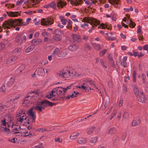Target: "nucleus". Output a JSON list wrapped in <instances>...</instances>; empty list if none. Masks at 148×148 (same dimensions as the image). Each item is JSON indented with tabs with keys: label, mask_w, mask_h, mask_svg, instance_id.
<instances>
[{
	"label": "nucleus",
	"mask_w": 148,
	"mask_h": 148,
	"mask_svg": "<svg viewBox=\"0 0 148 148\" xmlns=\"http://www.w3.org/2000/svg\"><path fill=\"white\" fill-rule=\"evenodd\" d=\"M36 105V106H33L32 108L30 109L28 111L29 115L32 119V122H34L36 118L34 113L33 111V109H35L41 112L42 109H44L47 106H53V104L48 101L44 100L41 102H37Z\"/></svg>",
	"instance_id": "f257e3e1"
},
{
	"label": "nucleus",
	"mask_w": 148,
	"mask_h": 148,
	"mask_svg": "<svg viewBox=\"0 0 148 148\" xmlns=\"http://www.w3.org/2000/svg\"><path fill=\"white\" fill-rule=\"evenodd\" d=\"M9 119L6 121V119H4L1 120V125L3 126H6L7 124L8 127L9 128L11 127L12 131L11 132L13 134L19 133L18 131L20 130V126L17 125L13 123L12 121L13 118L10 116L8 117Z\"/></svg>",
	"instance_id": "f03ea898"
},
{
	"label": "nucleus",
	"mask_w": 148,
	"mask_h": 148,
	"mask_svg": "<svg viewBox=\"0 0 148 148\" xmlns=\"http://www.w3.org/2000/svg\"><path fill=\"white\" fill-rule=\"evenodd\" d=\"M26 24V22H23L22 20L17 19L5 21L3 23L2 26L5 29H10L11 27H14L16 26L24 25Z\"/></svg>",
	"instance_id": "7ed1b4c3"
},
{
	"label": "nucleus",
	"mask_w": 148,
	"mask_h": 148,
	"mask_svg": "<svg viewBox=\"0 0 148 148\" xmlns=\"http://www.w3.org/2000/svg\"><path fill=\"white\" fill-rule=\"evenodd\" d=\"M65 93L64 88L60 87L53 89L51 92H50L49 95H47V97L49 99H51V100L56 101L58 100L57 98L58 95H64Z\"/></svg>",
	"instance_id": "20e7f679"
},
{
	"label": "nucleus",
	"mask_w": 148,
	"mask_h": 148,
	"mask_svg": "<svg viewBox=\"0 0 148 148\" xmlns=\"http://www.w3.org/2000/svg\"><path fill=\"white\" fill-rule=\"evenodd\" d=\"M38 96V94L37 92L35 91H31L27 94V96L24 99L23 103L32 104L36 102V104L37 102H40V101H38L37 100V97Z\"/></svg>",
	"instance_id": "39448f33"
},
{
	"label": "nucleus",
	"mask_w": 148,
	"mask_h": 148,
	"mask_svg": "<svg viewBox=\"0 0 148 148\" xmlns=\"http://www.w3.org/2000/svg\"><path fill=\"white\" fill-rule=\"evenodd\" d=\"M81 21L82 22L89 23L92 25V27L88 30V32L89 33L92 32V30L94 29V27H96L100 23L99 20L91 17H84Z\"/></svg>",
	"instance_id": "423d86ee"
},
{
	"label": "nucleus",
	"mask_w": 148,
	"mask_h": 148,
	"mask_svg": "<svg viewBox=\"0 0 148 148\" xmlns=\"http://www.w3.org/2000/svg\"><path fill=\"white\" fill-rule=\"evenodd\" d=\"M57 75L60 77L71 78L73 76V74L70 68L66 67L64 68L62 71L58 72Z\"/></svg>",
	"instance_id": "0eeeda50"
},
{
	"label": "nucleus",
	"mask_w": 148,
	"mask_h": 148,
	"mask_svg": "<svg viewBox=\"0 0 148 148\" xmlns=\"http://www.w3.org/2000/svg\"><path fill=\"white\" fill-rule=\"evenodd\" d=\"M53 19L51 18H42L41 20V22L38 21L35 23V25H39L40 23L41 25L44 26L51 25L53 24Z\"/></svg>",
	"instance_id": "6e6552de"
},
{
	"label": "nucleus",
	"mask_w": 148,
	"mask_h": 148,
	"mask_svg": "<svg viewBox=\"0 0 148 148\" xmlns=\"http://www.w3.org/2000/svg\"><path fill=\"white\" fill-rule=\"evenodd\" d=\"M90 86H93L94 87L96 86L92 81H89L84 83L82 86H77V87L80 89L82 88V89L86 90L87 89H88V88L90 90L91 89L90 88Z\"/></svg>",
	"instance_id": "1a4fd4ad"
},
{
	"label": "nucleus",
	"mask_w": 148,
	"mask_h": 148,
	"mask_svg": "<svg viewBox=\"0 0 148 148\" xmlns=\"http://www.w3.org/2000/svg\"><path fill=\"white\" fill-rule=\"evenodd\" d=\"M63 34V31L56 29L55 31V34L53 36V39L57 42L60 41L61 40L62 36Z\"/></svg>",
	"instance_id": "9d476101"
},
{
	"label": "nucleus",
	"mask_w": 148,
	"mask_h": 148,
	"mask_svg": "<svg viewBox=\"0 0 148 148\" xmlns=\"http://www.w3.org/2000/svg\"><path fill=\"white\" fill-rule=\"evenodd\" d=\"M21 38H22V34L19 33L16 36L15 39V42L18 45H21L22 44Z\"/></svg>",
	"instance_id": "9b49d317"
},
{
	"label": "nucleus",
	"mask_w": 148,
	"mask_h": 148,
	"mask_svg": "<svg viewBox=\"0 0 148 148\" xmlns=\"http://www.w3.org/2000/svg\"><path fill=\"white\" fill-rule=\"evenodd\" d=\"M45 69L42 67L39 68L36 70V73L39 76H43L45 74Z\"/></svg>",
	"instance_id": "f8f14e48"
},
{
	"label": "nucleus",
	"mask_w": 148,
	"mask_h": 148,
	"mask_svg": "<svg viewBox=\"0 0 148 148\" xmlns=\"http://www.w3.org/2000/svg\"><path fill=\"white\" fill-rule=\"evenodd\" d=\"M27 118L24 116V117L21 116L17 119V122L21 123H29V121Z\"/></svg>",
	"instance_id": "ddd939ff"
},
{
	"label": "nucleus",
	"mask_w": 148,
	"mask_h": 148,
	"mask_svg": "<svg viewBox=\"0 0 148 148\" xmlns=\"http://www.w3.org/2000/svg\"><path fill=\"white\" fill-rule=\"evenodd\" d=\"M7 104L6 105H4L3 103H1L0 105V112L3 113L6 110V108L9 106V102H7Z\"/></svg>",
	"instance_id": "4468645a"
},
{
	"label": "nucleus",
	"mask_w": 148,
	"mask_h": 148,
	"mask_svg": "<svg viewBox=\"0 0 148 148\" xmlns=\"http://www.w3.org/2000/svg\"><path fill=\"white\" fill-rule=\"evenodd\" d=\"M42 41V40L40 38L34 39L32 41V44L34 46L35 48L36 45H40Z\"/></svg>",
	"instance_id": "2eb2a0df"
},
{
	"label": "nucleus",
	"mask_w": 148,
	"mask_h": 148,
	"mask_svg": "<svg viewBox=\"0 0 148 148\" xmlns=\"http://www.w3.org/2000/svg\"><path fill=\"white\" fill-rule=\"evenodd\" d=\"M79 47L78 45L74 44H72L68 47V49L71 51H75L77 50Z\"/></svg>",
	"instance_id": "dca6fc26"
},
{
	"label": "nucleus",
	"mask_w": 148,
	"mask_h": 148,
	"mask_svg": "<svg viewBox=\"0 0 148 148\" xmlns=\"http://www.w3.org/2000/svg\"><path fill=\"white\" fill-rule=\"evenodd\" d=\"M0 130L7 136H9V134L10 132V130L6 127H0Z\"/></svg>",
	"instance_id": "f3484780"
},
{
	"label": "nucleus",
	"mask_w": 148,
	"mask_h": 148,
	"mask_svg": "<svg viewBox=\"0 0 148 148\" xmlns=\"http://www.w3.org/2000/svg\"><path fill=\"white\" fill-rule=\"evenodd\" d=\"M7 14L10 16L16 17L20 15V13L18 12H6Z\"/></svg>",
	"instance_id": "a211bd4d"
},
{
	"label": "nucleus",
	"mask_w": 148,
	"mask_h": 148,
	"mask_svg": "<svg viewBox=\"0 0 148 148\" xmlns=\"http://www.w3.org/2000/svg\"><path fill=\"white\" fill-rule=\"evenodd\" d=\"M70 1L71 4L74 6L79 5L81 4L82 2V0H68Z\"/></svg>",
	"instance_id": "6ab92c4d"
},
{
	"label": "nucleus",
	"mask_w": 148,
	"mask_h": 148,
	"mask_svg": "<svg viewBox=\"0 0 148 148\" xmlns=\"http://www.w3.org/2000/svg\"><path fill=\"white\" fill-rule=\"evenodd\" d=\"M87 138H80L78 139L77 142L81 144H83L87 142Z\"/></svg>",
	"instance_id": "aec40b11"
},
{
	"label": "nucleus",
	"mask_w": 148,
	"mask_h": 148,
	"mask_svg": "<svg viewBox=\"0 0 148 148\" xmlns=\"http://www.w3.org/2000/svg\"><path fill=\"white\" fill-rule=\"evenodd\" d=\"M21 51L22 49L20 48L17 47L15 49L12 51V52L15 55H19L21 54Z\"/></svg>",
	"instance_id": "412c9836"
},
{
	"label": "nucleus",
	"mask_w": 148,
	"mask_h": 148,
	"mask_svg": "<svg viewBox=\"0 0 148 148\" xmlns=\"http://www.w3.org/2000/svg\"><path fill=\"white\" fill-rule=\"evenodd\" d=\"M138 99L139 101L142 103H145V96L142 93H141L140 94L138 98Z\"/></svg>",
	"instance_id": "4be33fe9"
},
{
	"label": "nucleus",
	"mask_w": 148,
	"mask_h": 148,
	"mask_svg": "<svg viewBox=\"0 0 148 148\" xmlns=\"http://www.w3.org/2000/svg\"><path fill=\"white\" fill-rule=\"evenodd\" d=\"M140 123V120L139 119H134L132 123V126H136L138 125Z\"/></svg>",
	"instance_id": "5701e85b"
},
{
	"label": "nucleus",
	"mask_w": 148,
	"mask_h": 148,
	"mask_svg": "<svg viewBox=\"0 0 148 148\" xmlns=\"http://www.w3.org/2000/svg\"><path fill=\"white\" fill-rule=\"evenodd\" d=\"M66 4V3L65 2L62 1L61 0H60L57 3V6L58 8L63 7L64 6H65Z\"/></svg>",
	"instance_id": "b1692460"
},
{
	"label": "nucleus",
	"mask_w": 148,
	"mask_h": 148,
	"mask_svg": "<svg viewBox=\"0 0 148 148\" xmlns=\"http://www.w3.org/2000/svg\"><path fill=\"white\" fill-rule=\"evenodd\" d=\"M67 52L65 50L59 51L58 54V56L59 57H65L67 55Z\"/></svg>",
	"instance_id": "393cba45"
},
{
	"label": "nucleus",
	"mask_w": 148,
	"mask_h": 148,
	"mask_svg": "<svg viewBox=\"0 0 148 148\" xmlns=\"http://www.w3.org/2000/svg\"><path fill=\"white\" fill-rule=\"evenodd\" d=\"M14 81L15 78L14 77H11L7 82V86L8 87L11 86L14 83Z\"/></svg>",
	"instance_id": "a878e982"
},
{
	"label": "nucleus",
	"mask_w": 148,
	"mask_h": 148,
	"mask_svg": "<svg viewBox=\"0 0 148 148\" xmlns=\"http://www.w3.org/2000/svg\"><path fill=\"white\" fill-rule=\"evenodd\" d=\"M33 135H34V133L31 131L28 132V131H25V132H23V136L24 137L28 136L29 137H31L32 136H33Z\"/></svg>",
	"instance_id": "bb28decb"
},
{
	"label": "nucleus",
	"mask_w": 148,
	"mask_h": 148,
	"mask_svg": "<svg viewBox=\"0 0 148 148\" xmlns=\"http://www.w3.org/2000/svg\"><path fill=\"white\" fill-rule=\"evenodd\" d=\"M92 47L95 50H99L102 48V47L100 44L95 43L92 44Z\"/></svg>",
	"instance_id": "cd10ccee"
},
{
	"label": "nucleus",
	"mask_w": 148,
	"mask_h": 148,
	"mask_svg": "<svg viewBox=\"0 0 148 148\" xmlns=\"http://www.w3.org/2000/svg\"><path fill=\"white\" fill-rule=\"evenodd\" d=\"M134 92L136 96H138L139 95V90L138 87L137 86H134L133 88Z\"/></svg>",
	"instance_id": "c85d7f7f"
},
{
	"label": "nucleus",
	"mask_w": 148,
	"mask_h": 148,
	"mask_svg": "<svg viewBox=\"0 0 148 148\" xmlns=\"http://www.w3.org/2000/svg\"><path fill=\"white\" fill-rule=\"evenodd\" d=\"M35 48L34 46L32 45L28 47L25 50V52L26 53H29L32 51Z\"/></svg>",
	"instance_id": "c756f323"
},
{
	"label": "nucleus",
	"mask_w": 148,
	"mask_h": 148,
	"mask_svg": "<svg viewBox=\"0 0 148 148\" xmlns=\"http://www.w3.org/2000/svg\"><path fill=\"white\" fill-rule=\"evenodd\" d=\"M25 69V66L24 65H21L17 69V71L18 73L22 72Z\"/></svg>",
	"instance_id": "7c9ffc66"
},
{
	"label": "nucleus",
	"mask_w": 148,
	"mask_h": 148,
	"mask_svg": "<svg viewBox=\"0 0 148 148\" xmlns=\"http://www.w3.org/2000/svg\"><path fill=\"white\" fill-rule=\"evenodd\" d=\"M59 48L57 47L56 48L53 50V53H52V54L53 56V57H55L57 55L58 56V53Z\"/></svg>",
	"instance_id": "2f4dec72"
},
{
	"label": "nucleus",
	"mask_w": 148,
	"mask_h": 148,
	"mask_svg": "<svg viewBox=\"0 0 148 148\" xmlns=\"http://www.w3.org/2000/svg\"><path fill=\"white\" fill-rule=\"evenodd\" d=\"M96 0H84L86 4L90 5L94 3L95 1H96Z\"/></svg>",
	"instance_id": "473e14b6"
},
{
	"label": "nucleus",
	"mask_w": 148,
	"mask_h": 148,
	"mask_svg": "<svg viewBox=\"0 0 148 148\" xmlns=\"http://www.w3.org/2000/svg\"><path fill=\"white\" fill-rule=\"evenodd\" d=\"M25 112L22 110H20L17 114V116L24 117Z\"/></svg>",
	"instance_id": "72a5a7b5"
},
{
	"label": "nucleus",
	"mask_w": 148,
	"mask_h": 148,
	"mask_svg": "<svg viewBox=\"0 0 148 148\" xmlns=\"http://www.w3.org/2000/svg\"><path fill=\"white\" fill-rule=\"evenodd\" d=\"M109 3L112 4H115V6L116 5H118L119 0H108Z\"/></svg>",
	"instance_id": "f704fd0d"
},
{
	"label": "nucleus",
	"mask_w": 148,
	"mask_h": 148,
	"mask_svg": "<svg viewBox=\"0 0 148 148\" xmlns=\"http://www.w3.org/2000/svg\"><path fill=\"white\" fill-rule=\"evenodd\" d=\"M21 87L20 84H16L13 87L14 90H16L17 91H19L21 88Z\"/></svg>",
	"instance_id": "c9c22d12"
},
{
	"label": "nucleus",
	"mask_w": 148,
	"mask_h": 148,
	"mask_svg": "<svg viewBox=\"0 0 148 148\" xmlns=\"http://www.w3.org/2000/svg\"><path fill=\"white\" fill-rule=\"evenodd\" d=\"M73 39L75 41H78L80 39V36L79 35L77 34H73L72 36Z\"/></svg>",
	"instance_id": "e433bc0d"
},
{
	"label": "nucleus",
	"mask_w": 148,
	"mask_h": 148,
	"mask_svg": "<svg viewBox=\"0 0 148 148\" xmlns=\"http://www.w3.org/2000/svg\"><path fill=\"white\" fill-rule=\"evenodd\" d=\"M98 28H101L102 29H105L106 28H107L108 29H109V28L108 27L107 25H105L103 23H101L100 25L98 27Z\"/></svg>",
	"instance_id": "4c0bfd02"
},
{
	"label": "nucleus",
	"mask_w": 148,
	"mask_h": 148,
	"mask_svg": "<svg viewBox=\"0 0 148 148\" xmlns=\"http://www.w3.org/2000/svg\"><path fill=\"white\" fill-rule=\"evenodd\" d=\"M95 128L96 127L95 126H93L90 128L87 131V134H92Z\"/></svg>",
	"instance_id": "58836bf2"
},
{
	"label": "nucleus",
	"mask_w": 148,
	"mask_h": 148,
	"mask_svg": "<svg viewBox=\"0 0 148 148\" xmlns=\"http://www.w3.org/2000/svg\"><path fill=\"white\" fill-rule=\"evenodd\" d=\"M79 133H77L75 134H72L70 136V138L71 139H73L76 138L79 135Z\"/></svg>",
	"instance_id": "ea45409f"
},
{
	"label": "nucleus",
	"mask_w": 148,
	"mask_h": 148,
	"mask_svg": "<svg viewBox=\"0 0 148 148\" xmlns=\"http://www.w3.org/2000/svg\"><path fill=\"white\" fill-rule=\"evenodd\" d=\"M116 131V129L114 127H112L109 130L108 134H112L114 133Z\"/></svg>",
	"instance_id": "a19ab883"
},
{
	"label": "nucleus",
	"mask_w": 148,
	"mask_h": 148,
	"mask_svg": "<svg viewBox=\"0 0 148 148\" xmlns=\"http://www.w3.org/2000/svg\"><path fill=\"white\" fill-rule=\"evenodd\" d=\"M97 140V137L96 136L91 138L90 140V142L93 144L95 143Z\"/></svg>",
	"instance_id": "79ce46f5"
},
{
	"label": "nucleus",
	"mask_w": 148,
	"mask_h": 148,
	"mask_svg": "<svg viewBox=\"0 0 148 148\" xmlns=\"http://www.w3.org/2000/svg\"><path fill=\"white\" fill-rule=\"evenodd\" d=\"M67 22H68V23L67 25L66 26V27L68 29H70L72 27L71 24L73 22L72 21L70 20H68L67 21Z\"/></svg>",
	"instance_id": "37998d69"
},
{
	"label": "nucleus",
	"mask_w": 148,
	"mask_h": 148,
	"mask_svg": "<svg viewBox=\"0 0 148 148\" xmlns=\"http://www.w3.org/2000/svg\"><path fill=\"white\" fill-rule=\"evenodd\" d=\"M79 94V92H78L74 91L73 93L71 95H70V97L72 98H74V97H77Z\"/></svg>",
	"instance_id": "c03bdc74"
},
{
	"label": "nucleus",
	"mask_w": 148,
	"mask_h": 148,
	"mask_svg": "<svg viewBox=\"0 0 148 148\" xmlns=\"http://www.w3.org/2000/svg\"><path fill=\"white\" fill-rule=\"evenodd\" d=\"M106 101H105V100L104 101V108H106L109 102V99L108 97L106 98Z\"/></svg>",
	"instance_id": "a18cd8bd"
},
{
	"label": "nucleus",
	"mask_w": 148,
	"mask_h": 148,
	"mask_svg": "<svg viewBox=\"0 0 148 148\" xmlns=\"http://www.w3.org/2000/svg\"><path fill=\"white\" fill-rule=\"evenodd\" d=\"M107 50L106 49H105L102 51H100L99 53V55L101 56H103L107 51Z\"/></svg>",
	"instance_id": "49530a36"
},
{
	"label": "nucleus",
	"mask_w": 148,
	"mask_h": 148,
	"mask_svg": "<svg viewBox=\"0 0 148 148\" xmlns=\"http://www.w3.org/2000/svg\"><path fill=\"white\" fill-rule=\"evenodd\" d=\"M129 21H130V23H129L130 27L132 28L134 27L136 25L132 21L131 19H130Z\"/></svg>",
	"instance_id": "de8ad7c7"
},
{
	"label": "nucleus",
	"mask_w": 148,
	"mask_h": 148,
	"mask_svg": "<svg viewBox=\"0 0 148 148\" xmlns=\"http://www.w3.org/2000/svg\"><path fill=\"white\" fill-rule=\"evenodd\" d=\"M136 72L135 71H133L132 74V77L133 81L134 82H135L136 81Z\"/></svg>",
	"instance_id": "09e8293b"
},
{
	"label": "nucleus",
	"mask_w": 148,
	"mask_h": 148,
	"mask_svg": "<svg viewBox=\"0 0 148 148\" xmlns=\"http://www.w3.org/2000/svg\"><path fill=\"white\" fill-rule=\"evenodd\" d=\"M50 7L55 9L56 8V5L54 2H52L49 4Z\"/></svg>",
	"instance_id": "8fccbe9b"
},
{
	"label": "nucleus",
	"mask_w": 148,
	"mask_h": 148,
	"mask_svg": "<svg viewBox=\"0 0 148 148\" xmlns=\"http://www.w3.org/2000/svg\"><path fill=\"white\" fill-rule=\"evenodd\" d=\"M118 138L117 136H115L114 137L113 140V144L115 145L118 142Z\"/></svg>",
	"instance_id": "3c124183"
},
{
	"label": "nucleus",
	"mask_w": 148,
	"mask_h": 148,
	"mask_svg": "<svg viewBox=\"0 0 148 148\" xmlns=\"http://www.w3.org/2000/svg\"><path fill=\"white\" fill-rule=\"evenodd\" d=\"M8 140L12 143H15L17 141V138L15 137H14L12 139L10 138Z\"/></svg>",
	"instance_id": "603ef678"
},
{
	"label": "nucleus",
	"mask_w": 148,
	"mask_h": 148,
	"mask_svg": "<svg viewBox=\"0 0 148 148\" xmlns=\"http://www.w3.org/2000/svg\"><path fill=\"white\" fill-rule=\"evenodd\" d=\"M129 115V113L125 111L123 115V117L125 119H127Z\"/></svg>",
	"instance_id": "864d4df0"
},
{
	"label": "nucleus",
	"mask_w": 148,
	"mask_h": 148,
	"mask_svg": "<svg viewBox=\"0 0 148 148\" xmlns=\"http://www.w3.org/2000/svg\"><path fill=\"white\" fill-rule=\"evenodd\" d=\"M121 64L124 67H126L127 66V63L125 61H122L121 63Z\"/></svg>",
	"instance_id": "5fc2aeb1"
},
{
	"label": "nucleus",
	"mask_w": 148,
	"mask_h": 148,
	"mask_svg": "<svg viewBox=\"0 0 148 148\" xmlns=\"http://www.w3.org/2000/svg\"><path fill=\"white\" fill-rule=\"evenodd\" d=\"M6 88V87L4 85V84H3V85L0 88V91L3 92H4L5 91Z\"/></svg>",
	"instance_id": "6e6d98bb"
},
{
	"label": "nucleus",
	"mask_w": 148,
	"mask_h": 148,
	"mask_svg": "<svg viewBox=\"0 0 148 148\" xmlns=\"http://www.w3.org/2000/svg\"><path fill=\"white\" fill-rule=\"evenodd\" d=\"M21 40L22 41V43L23 42H25L27 40L26 36L25 35H22V38H21Z\"/></svg>",
	"instance_id": "4d7b16f0"
},
{
	"label": "nucleus",
	"mask_w": 148,
	"mask_h": 148,
	"mask_svg": "<svg viewBox=\"0 0 148 148\" xmlns=\"http://www.w3.org/2000/svg\"><path fill=\"white\" fill-rule=\"evenodd\" d=\"M127 133L126 132H124L122 134V139L123 140H125V139L126 137L127 136Z\"/></svg>",
	"instance_id": "13d9d810"
},
{
	"label": "nucleus",
	"mask_w": 148,
	"mask_h": 148,
	"mask_svg": "<svg viewBox=\"0 0 148 148\" xmlns=\"http://www.w3.org/2000/svg\"><path fill=\"white\" fill-rule=\"evenodd\" d=\"M61 22H62V24L63 25H66L67 21L66 19L64 18H61L60 19Z\"/></svg>",
	"instance_id": "bf43d9fd"
},
{
	"label": "nucleus",
	"mask_w": 148,
	"mask_h": 148,
	"mask_svg": "<svg viewBox=\"0 0 148 148\" xmlns=\"http://www.w3.org/2000/svg\"><path fill=\"white\" fill-rule=\"evenodd\" d=\"M106 39L109 40L113 41L116 40V38L115 37H111L110 36H108L107 37Z\"/></svg>",
	"instance_id": "052dcab7"
},
{
	"label": "nucleus",
	"mask_w": 148,
	"mask_h": 148,
	"mask_svg": "<svg viewBox=\"0 0 148 148\" xmlns=\"http://www.w3.org/2000/svg\"><path fill=\"white\" fill-rule=\"evenodd\" d=\"M100 62L101 64L106 69L107 68V67L106 66L105 64V62L103 60L101 59L100 60Z\"/></svg>",
	"instance_id": "680f3d73"
},
{
	"label": "nucleus",
	"mask_w": 148,
	"mask_h": 148,
	"mask_svg": "<svg viewBox=\"0 0 148 148\" xmlns=\"http://www.w3.org/2000/svg\"><path fill=\"white\" fill-rule=\"evenodd\" d=\"M11 59L12 62H15L17 59V58L15 56H12L10 57Z\"/></svg>",
	"instance_id": "e2e57ef3"
},
{
	"label": "nucleus",
	"mask_w": 148,
	"mask_h": 148,
	"mask_svg": "<svg viewBox=\"0 0 148 148\" xmlns=\"http://www.w3.org/2000/svg\"><path fill=\"white\" fill-rule=\"evenodd\" d=\"M5 47V44L2 43H0V50L4 49Z\"/></svg>",
	"instance_id": "0e129e2a"
},
{
	"label": "nucleus",
	"mask_w": 148,
	"mask_h": 148,
	"mask_svg": "<svg viewBox=\"0 0 148 148\" xmlns=\"http://www.w3.org/2000/svg\"><path fill=\"white\" fill-rule=\"evenodd\" d=\"M12 62H13L11 59V58L9 57L7 60L6 62V64H11Z\"/></svg>",
	"instance_id": "69168bd1"
},
{
	"label": "nucleus",
	"mask_w": 148,
	"mask_h": 148,
	"mask_svg": "<svg viewBox=\"0 0 148 148\" xmlns=\"http://www.w3.org/2000/svg\"><path fill=\"white\" fill-rule=\"evenodd\" d=\"M24 2L23 0H18L16 3V5H18L21 4Z\"/></svg>",
	"instance_id": "338daca9"
},
{
	"label": "nucleus",
	"mask_w": 148,
	"mask_h": 148,
	"mask_svg": "<svg viewBox=\"0 0 148 148\" xmlns=\"http://www.w3.org/2000/svg\"><path fill=\"white\" fill-rule=\"evenodd\" d=\"M55 140L56 142H58L60 143H61L62 141V139L60 137L56 138Z\"/></svg>",
	"instance_id": "774afa93"
}]
</instances>
